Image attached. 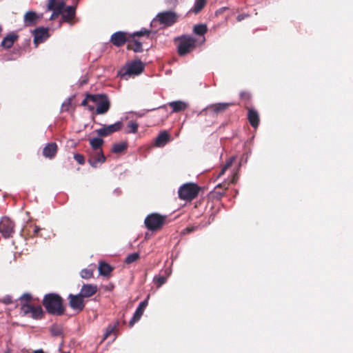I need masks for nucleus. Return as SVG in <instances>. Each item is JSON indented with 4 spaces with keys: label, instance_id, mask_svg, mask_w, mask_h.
<instances>
[{
    "label": "nucleus",
    "instance_id": "1",
    "mask_svg": "<svg viewBox=\"0 0 353 353\" xmlns=\"http://www.w3.org/2000/svg\"><path fill=\"white\" fill-rule=\"evenodd\" d=\"M42 304L47 312L52 315L61 316L65 312L63 300L56 293H49L44 296Z\"/></svg>",
    "mask_w": 353,
    "mask_h": 353
},
{
    "label": "nucleus",
    "instance_id": "2",
    "mask_svg": "<svg viewBox=\"0 0 353 353\" xmlns=\"http://www.w3.org/2000/svg\"><path fill=\"white\" fill-rule=\"evenodd\" d=\"M177 52L179 56H185L195 49L196 40L190 35H182L175 39Z\"/></svg>",
    "mask_w": 353,
    "mask_h": 353
},
{
    "label": "nucleus",
    "instance_id": "3",
    "mask_svg": "<svg viewBox=\"0 0 353 353\" xmlns=\"http://www.w3.org/2000/svg\"><path fill=\"white\" fill-rule=\"evenodd\" d=\"M150 33V30L143 28L140 31L134 32V33L129 34L127 49L133 50L134 52H143V49L142 46V41L140 40L139 37H146L147 38H149Z\"/></svg>",
    "mask_w": 353,
    "mask_h": 353
},
{
    "label": "nucleus",
    "instance_id": "4",
    "mask_svg": "<svg viewBox=\"0 0 353 353\" xmlns=\"http://www.w3.org/2000/svg\"><path fill=\"white\" fill-rule=\"evenodd\" d=\"M167 218L166 215L155 212L151 213L145 217L144 224L148 230L158 231L167 223Z\"/></svg>",
    "mask_w": 353,
    "mask_h": 353
},
{
    "label": "nucleus",
    "instance_id": "5",
    "mask_svg": "<svg viewBox=\"0 0 353 353\" xmlns=\"http://www.w3.org/2000/svg\"><path fill=\"white\" fill-rule=\"evenodd\" d=\"M234 105V103H216L208 105L199 112L198 116L217 117L219 114L226 112L230 107Z\"/></svg>",
    "mask_w": 353,
    "mask_h": 353
},
{
    "label": "nucleus",
    "instance_id": "6",
    "mask_svg": "<svg viewBox=\"0 0 353 353\" xmlns=\"http://www.w3.org/2000/svg\"><path fill=\"white\" fill-rule=\"evenodd\" d=\"M92 103L96 104L95 114H104L110 108V101L105 94H97L95 96H89Z\"/></svg>",
    "mask_w": 353,
    "mask_h": 353
},
{
    "label": "nucleus",
    "instance_id": "7",
    "mask_svg": "<svg viewBox=\"0 0 353 353\" xmlns=\"http://www.w3.org/2000/svg\"><path fill=\"white\" fill-rule=\"evenodd\" d=\"M200 190V187L195 183H185L180 187L179 197L184 201H192L198 196Z\"/></svg>",
    "mask_w": 353,
    "mask_h": 353
},
{
    "label": "nucleus",
    "instance_id": "8",
    "mask_svg": "<svg viewBox=\"0 0 353 353\" xmlns=\"http://www.w3.org/2000/svg\"><path fill=\"white\" fill-rule=\"evenodd\" d=\"M144 70V65L140 61H134L129 63L125 68H122L119 75L125 79H128V77L136 76L140 74Z\"/></svg>",
    "mask_w": 353,
    "mask_h": 353
},
{
    "label": "nucleus",
    "instance_id": "9",
    "mask_svg": "<svg viewBox=\"0 0 353 353\" xmlns=\"http://www.w3.org/2000/svg\"><path fill=\"white\" fill-rule=\"evenodd\" d=\"M22 316H30L34 319H41L44 316V312L41 305H33L22 303L20 307Z\"/></svg>",
    "mask_w": 353,
    "mask_h": 353
},
{
    "label": "nucleus",
    "instance_id": "10",
    "mask_svg": "<svg viewBox=\"0 0 353 353\" xmlns=\"http://www.w3.org/2000/svg\"><path fill=\"white\" fill-rule=\"evenodd\" d=\"M179 19L177 13L173 11H165L157 14L156 19L164 27H170L174 24Z\"/></svg>",
    "mask_w": 353,
    "mask_h": 353
},
{
    "label": "nucleus",
    "instance_id": "11",
    "mask_svg": "<svg viewBox=\"0 0 353 353\" xmlns=\"http://www.w3.org/2000/svg\"><path fill=\"white\" fill-rule=\"evenodd\" d=\"M14 223L8 217L3 216L0 220V233L6 238L12 236L14 232Z\"/></svg>",
    "mask_w": 353,
    "mask_h": 353
},
{
    "label": "nucleus",
    "instance_id": "12",
    "mask_svg": "<svg viewBox=\"0 0 353 353\" xmlns=\"http://www.w3.org/2000/svg\"><path fill=\"white\" fill-rule=\"evenodd\" d=\"M123 128V123L121 121H117L114 124L106 125H103V127L96 130V133L99 137H107L115 132L121 130Z\"/></svg>",
    "mask_w": 353,
    "mask_h": 353
},
{
    "label": "nucleus",
    "instance_id": "13",
    "mask_svg": "<svg viewBox=\"0 0 353 353\" xmlns=\"http://www.w3.org/2000/svg\"><path fill=\"white\" fill-rule=\"evenodd\" d=\"M69 306L77 312L83 310L85 303L83 298L79 293L78 294H70L68 295Z\"/></svg>",
    "mask_w": 353,
    "mask_h": 353
},
{
    "label": "nucleus",
    "instance_id": "14",
    "mask_svg": "<svg viewBox=\"0 0 353 353\" xmlns=\"http://www.w3.org/2000/svg\"><path fill=\"white\" fill-rule=\"evenodd\" d=\"M129 34V33L125 32L118 31L112 34L110 41L114 46L121 47L126 42L128 43Z\"/></svg>",
    "mask_w": 353,
    "mask_h": 353
},
{
    "label": "nucleus",
    "instance_id": "15",
    "mask_svg": "<svg viewBox=\"0 0 353 353\" xmlns=\"http://www.w3.org/2000/svg\"><path fill=\"white\" fill-rule=\"evenodd\" d=\"M41 228L32 223H28L22 232L26 239L40 236L39 232Z\"/></svg>",
    "mask_w": 353,
    "mask_h": 353
},
{
    "label": "nucleus",
    "instance_id": "16",
    "mask_svg": "<svg viewBox=\"0 0 353 353\" xmlns=\"http://www.w3.org/2000/svg\"><path fill=\"white\" fill-rule=\"evenodd\" d=\"M106 160V157L103 153V150L98 152L94 151L90 154L88 163L92 168H97L99 164L103 163Z\"/></svg>",
    "mask_w": 353,
    "mask_h": 353
},
{
    "label": "nucleus",
    "instance_id": "17",
    "mask_svg": "<svg viewBox=\"0 0 353 353\" xmlns=\"http://www.w3.org/2000/svg\"><path fill=\"white\" fill-rule=\"evenodd\" d=\"M34 43L37 46L39 43H43L49 37L48 28H36L33 32Z\"/></svg>",
    "mask_w": 353,
    "mask_h": 353
},
{
    "label": "nucleus",
    "instance_id": "18",
    "mask_svg": "<svg viewBox=\"0 0 353 353\" xmlns=\"http://www.w3.org/2000/svg\"><path fill=\"white\" fill-rule=\"evenodd\" d=\"M58 150V145L55 142H50L43 148L42 154L45 158L52 159L56 157Z\"/></svg>",
    "mask_w": 353,
    "mask_h": 353
},
{
    "label": "nucleus",
    "instance_id": "19",
    "mask_svg": "<svg viewBox=\"0 0 353 353\" xmlns=\"http://www.w3.org/2000/svg\"><path fill=\"white\" fill-rule=\"evenodd\" d=\"M76 14V6H68L65 9L63 8L61 13V22H66L71 25L74 23L73 19Z\"/></svg>",
    "mask_w": 353,
    "mask_h": 353
},
{
    "label": "nucleus",
    "instance_id": "20",
    "mask_svg": "<svg viewBox=\"0 0 353 353\" xmlns=\"http://www.w3.org/2000/svg\"><path fill=\"white\" fill-rule=\"evenodd\" d=\"M147 305H148V300L147 299L141 301L139 304V306L137 307L132 318L131 319V320L129 322L130 327H132L134 325L135 323H137V321H139V319H141V316L143 315L144 310H145V307H147Z\"/></svg>",
    "mask_w": 353,
    "mask_h": 353
},
{
    "label": "nucleus",
    "instance_id": "21",
    "mask_svg": "<svg viewBox=\"0 0 353 353\" xmlns=\"http://www.w3.org/2000/svg\"><path fill=\"white\" fill-rule=\"evenodd\" d=\"M246 109H248L247 117L250 125L255 129L257 128L260 122L258 112L256 110L249 107H246Z\"/></svg>",
    "mask_w": 353,
    "mask_h": 353
},
{
    "label": "nucleus",
    "instance_id": "22",
    "mask_svg": "<svg viewBox=\"0 0 353 353\" xmlns=\"http://www.w3.org/2000/svg\"><path fill=\"white\" fill-rule=\"evenodd\" d=\"M97 286L94 284H83L81 290L80 295L84 298H90L97 292Z\"/></svg>",
    "mask_w": 353,
    "mask_h": 353
},
{
    "label": "nucleus",
    "instance_id": "23",
    "mask_svg": "<svg viewBox=\"0 0 353 353\" xmlns=\"http://www.w3.org/2000/svg\"><path fill=\"white\" fill-rule=\"evenodd\" d=\"M170 136L167 131L161 132L155 139V146L163 147L170 141Z\"/></svg>",
    "mask_w": 353,
    "mask_h": 353
},
{
    "label": "nucleus",
    "instance_id": "24",
    "mask_svg": "<svg viewBox=\"0 0 353 353\" xmlns=\"http://www.w3.org/2000/svg\"><path fill=\"white\" fill-rule=\"evenodd\" d=\"M39 16L34 11H28L24 15V23L26 26H34L37 23Z\"/></svg>",
    "mask_w": 353,
    "mask_h": 353
},
{
    "label": "nucleus",
    "instance_id": "25",
    "mask_svg": "<svg viewBox=\"0 0 353 353\" xmlns=\"http://www.w3.org/2000/svg\"><path fill=\"white\" fill-rule=\"evenodd\" d=\"M18 37V35L16 34H8L2 40L1 46L4 48L9 49L13 46L14 41L17 40Z\"/></svg>",
    "mask_w": 353,
    "mask_h": 353
},
{
    "label": "nucleus",
    "instance_id": "26",
    "mask_svg": "<svg viewBox=\"0 0 353 353\" xmlns=\"http://www.w3.org/2000/svg\"><path fill=\"white\" fill-rule=\"evenodd\" d=\"M64 6L65 3L63 0H49L48 3V10L63 12Z\"/></svg>",
    "mask_w": 353,
    "mask_h": 353
},
{
    "label": "nucleus",
    "instance_id": "27",
    "mask_svg": "<svg viewBox=\"0 0 353 353\" xmlns=\"http://www.w3.org/2000/svg\"><path fill=\"white\" fill-rule=\"evenodd\" d=\"M113 268L110 264L104 261L99 262V272L100 275L104 276H109Z\"/></svg>",
    "mask_w": 353,
    "mask_h": 353
},
{
    "label": "nucleus",
    "instance_id": "28",
    "mask_svg": "<svg viewBox=\"0 0 353 353\" xmlns=\"http://www.w3.org/2000/svg\"><path fill=\"white\" fill-rule=\"evenodd\" d=\"M169 105L172 108L174 112H178L187 108L188 104L181 101H176L169 103Z\"/></svg>",
    "mask_w": 353,
    "mask_h": 353
},
{
    "label": "nucleus",
    "instance_id": "29",
    "mask_svg": "<svg viewBox=\"0 0 353 353\" xmlns=\"http://www.w3.org/2000/svg\"><path fill=\"white\" fill-rule=\"evenodd\" d=\"M89 142L94 151L98 152L99 150H102L101 146L103 145L104 141L101 138H93L90 139Z\"/></svg>",
    "mask_w": 353,
    "mask_h": 353
},
{
    "label": "nucleus",
    "instance_id": "30",
    "mask_svg": "<svg viewBox=\"0 0 353 353\" xmlns=\"http://www.w3.org/2000/svg\"><path fill=\"white\" fill-rule=\"evenodd\" d=\"M228 185L227 182H223L222 183H220L217 185L214 190V194L216 195L218 197H221L224 195L225 191L228 188Z\"/></svg>",
    "mask_w": 353,
    "mask_h": 353
},
{
    "label": "nucleus",
    "instance_id": "31",
    "mask_svg": "<svg viewBox=\"0 0 353 353\" xmlns=\"http://www.w3.org/2000/svg\"><path fill=\"white\" fill-rule=\"evenodd\" d=\"M206 0H196L194 7L191 11L194 14H198L205 6Z\"/></svg>",
    "mask_w": 353,
    "mask_h": 353
},
{
    "label": "nucleus",
    "instance_id": "32",
    "mask_svg": "<svg viewBox=\"0 0 353 353\" xmlns=\"http://www.w3.org/2000/svg\"><path fill=\"white\" fill-rule=\"evenodd\" d=\"M208 31L207 26L205 24H197L194 26L193 32L197 35L203 36Z\"/></svg>",
    "mask_w": 353,
    "mask_h": 353
},
{
    "label": "nucleus",
    "instance_id": "33",
    "mask_svg": "<svg viewBox=\"0 0 353 353\" xmlns=\"http://www.w3.org/2000/svg\"><path fill=\"white\" fill-rule=\"evenodd\" d=\"M128 148L127 143H119L113 145L112 152L115 154L121 153L125 151Z\"/></svg>",
    "mask_w": 353,
    "mask_h": 353
},
{
    "label": "nucleus",
    "instance_id": "34",
    "mask_svg": "<svg viewBox=\"0 0 353 353\" xmlns=\"http://www.w3.org/2000/svg\"><path fill=\"white\" fill-rule=\"evenodd\" d=\"M119 321H117L115 322V323L112 325H109L106 329H105V332L103 334V341H105L106 340L109 336L114 332V330L117 329V327L119 326Z\"/></svg>",
    "mask_w": 353,
    "mask_h": 353
},
{
    "label": "nucleus",
    "instance_id": "35",
    "mask_svg": "<svg viewBox=\"0 0 353 353\" xmlns=\"http://www.w3.org/2000/svg\"><path fill=\"white\" fill-rule=\"evenodd\" d=\"M154 283L157 285V288H160L162 285H163L167 281V276H161V275H156L154 277Z\"/></svg>",
    "mask_w": 353,
    "mask_h": 353
},
{
    "label": "nucleus",
    "instance_id": "36",
    "mask_svg": "<svg viewBox=\"0 0 353 353\" xmlns=\"http://www.w3.org/2000/svg\"><path fill=\"white\" fill-rule=\"evenodd\" d=\"M241 99L245 102V107H248L250 100H251V94L249 92L243 91L240 93Z\"/></svg>",
    "mask_w": 353,
    "mask_h": 353
},
{
    "label": "nucleus",
    "instance_id": "37",
    "mask_svg": "<svg viewBox=\"0 0 353 353\" xmlns=\"http://www.w3.org/2000/svg\"><path fill=\"white\" fill-rule=\"evenodd\" d=\"M139 259V254L137 252H134L129 254L125 259V262L127 264L132 263Z\"/></svg>",
    "mask_w": 353,
    "mask_h": 353
},
{
    "label": "nucleus",
    "instance_id": "38",
    "mask_svg": "<svg viewBox=\"0 0 353 353\" xmlns=\"http://www.w3.org/2000/svg\"><path fill=\"white\" fill-rule=\"evenodd\" d=\"M128 128L129 129L127 131V133H136L138 130L139 125L137 122L131 121L128 124Z\"/></svg>",
    "mask_w": 353,
    "mask_h": 353
},
{
    "label": "nucleus",
    "instance_id": "39",
    "mask_svg": "<svg viewBox=\"0 0 353 353\" xmlns=\"http://www.w3.org/2000/svg\"><path fill=\"white\" fill-rule=\"evenodd\" d=\"M234 160V157L230 158L227 162L225 163V165L222 168L220 173L219 174V177L223 175L225 172V171L229 169L231 166Z\"/></svg>",
    "mask_w": 353,
    "mask_h": 353
},
{
    "label": "nucleus",
    "instance_id": "40",
    "mask_svg": "<svg viewBox=\"0 0 353 353\" xmlns=\"http://www.w3.org/2000/svg\"><path fill=\"white\" fill-rule=\"evenodd\" d=\"M81 276L83 279H88L93 276V270L90 269H83L81 271Z\"/></svg>",
    "mask_w": 353,
    "mask_h": 353
},
{
    "label": "nucleus",
    "instance_id": "41",
    "mask_svg": "<svg viewBox=\"0 0 353 353\" xmlns=\"http://www.w3.org/2000/svg\"><path fill=\"white\" fill-rule=\"evenodd\" d=\"M20 301L22 302V301H24L23 303H28V304H30V303L31 302L32 299V297L31 296L30 294H28V293H25L23 294L20 298H19Z\"/></svg>",
    "mask_w": 353,
    "mask_h": 353
},
{
    "label": "nucleus",
    "instance_id": "42",
    "mask_svg": "<svg viewBox=\"0 0 353 353\" xmlns=\"http://www.w3.org/2000/svg\"><path fill=\"white\" fill-rule=\"evenodd\" d=\"M50 331L52 335L54 336H59L62 335V330L58 326H53Z\"/></svg>",
    "mask_w": 353,
    "mask_h": 353
},
{
    "label": "nucleus",
    "instance_id": "43",
    "mask_svg": "<svg viewBox=\"0 0 353 353\" xmlns=\"http://www.w3.org/2000/svg\"><path fill=\"white\" fill-rule=\"evenodd\" d=\"M74 159L80 165H83L85 163V157L83 154L75 153L74 154Z\"/></svg>",
    "mask_w": 353,
    "mask_h": 353
},
{
    "label": "nucleus",
    "instance_id": "44",
    "mask_svg": "<svg viewBox=\"0 0 353 353\" xmlns=\"http://www.w3.org/2000/svg\"><path fill=\"white\" fill-rule=\"evenodd\" d=\"M89 96H95V94L89 93L86 94L85 99L81 102L82 106L87 107V105H88V102L91 101V99L89 98Z\"/></svg>",
    "mask_w": 353,
    "mask_h": 353
},
{
    "label": "nucleus",
    "instance_id": "45",
    "mask_svg": "<svg viewBox=\"0 0 353 353\" xmlns=\"http://www.w3.org/2000/svg\"><path fill=\"white\" fill-rule=\"evenodd\" d=\"M52 13L51 16L49 18L50 20H55L63 12L62 11H57V10H52Z\"/></svg>",
    "mask_w": 353,
    "mask_h": 353
},
{
    "label": "nucleus",
    "instance_id": "46",
    "mask_svg": "<svg viewBox=\"0 0 353 353\" xmlns=\"http://www.w3.org/2000/svg\"><path fill=\"white\" fill-rule=\"evenodd\" d=\"M198 227L196 226H192V227H188L183 230V234H190L195 230H196Z\"/></svg>",
    "mask_w": 353,
    "mask_h": 353
},
{
    "label": "nucleus",
    "instance_id": "47",
    "mask_svg": "<svg viewBox=\"0 0 353 353\" xmlns=\"http://www.w3.org/2000/svg\"><path fill=\"white\" fill-rule=\"evenodd\" d=\"M71 105V99H68L66 101H65L62 105L63 110H68Z\"/></svg>",
    "mask_w": 353,
    "mask_h": 353
},
{
    "label": "nucleus",
    "instance_id": "48",
    "mask_svg": "<svg viewBox=\"0 0 353 353\" xmlns=\"http://www.w3.org/2000/svg\"><path fill=\"white\" fill-rule=\"evenodd\" d=\"M2 302L6 305H9L12 303V299L10 296H6L3 299Z\"/></svg>",
    "mask_w": 353,
    "mask_h": 353
},
{
    "label": "nucleus",
    "instance_id": "49",
    "mask_svg": "<svg viewBox=\"0 0 353 353\" xmlns=\"http://www.w3.org/2000/svg\"><path fill=\"white\" fill-rule=\"evenodd\" d=\"M250 15L248 14H239L236 17L238 21H241L245 18L248 17Z\"/></svg>",
    "mask_w": 353,
    "mask_h": 353
},
{
    "label": "nucleus",
    "instance_id": "50",
    "mask_svg": "<svg viewBox=\"0 0 353 353\" xmlns=\"http://www.w3.org/2000/svg\"><path fill=\"white\" fill-rule=\"evenodd\" d=\"M238 179V174L237 172H235L233 174L232 179L230 181L231 183H236Z\"/></svg>",
    "mask_w": 353,
    "mask_h": 353
},
{
    "label": "nucleus",
    "instance_id": "51",
    "mask_svg": "<svg viewBox=\"0 0 353 353\" xmlns=\"http://www.w3.org/2000/svg\"><path fill=\"white\" fill-rule=\"evenodd\" d=\"M87 108H88V110H90V112H92V114H94L95 109H94V107L93 105H87Z\"/></svg>",
    "mask_w": 353,
    "mask_h": 353
},
{
    "label": "nucleus",
    "instance_id": "52",
    "mask_svg": "<svg viewBox=\"0 0 353 353\" xmlns=\"http://www.w3.org/2000/svg\"><path fill=\"white\" fill-rule=\"evenodd\" d=\"M33 353H45L44 351L41 349L34 350Z\"/></svg>",
    "mask_w": 353,
    "mask_h": 353
},
{
    "label": "nucleus",
    "instance_id": "53",
    "mask_svg": "<svg viewBox=\"0 0 353 353\" xmlns=\"http://www.w3.org/2000/svg\"><path fill=\"white\" fill-rule=\"evenodd\" d=\"M62 353H66V352H62Z\"/></svg>",
    "mask_w": 353,
    "mask_h": 353
}]
</instances>
